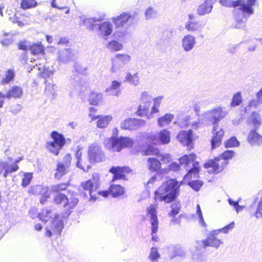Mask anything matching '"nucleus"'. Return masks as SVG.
I'll return each instance as SVG.
<instances>
[{"mask_svg": "<svg viewBox=\"0 0 262 262\" xmlns=\"http://www.w3.org/2000/svg\"><path fill=\"white\" fill-rule=\"evenodd\" d=\"M249 210L251 216H255L256 219L262 218V196L258 202L256 208H255L253 203L250 206Z\"/></svg>", "mask_w": 262, "mask_h": 262, "instance_id": "7c9ffc66", "label": "nucleus"}, {"mask_svg": "<svg viewBox=\"0 0 262 262\" xmlns=\"http://www.w3.org/2000/svg\"><path fill=\"white\" fill-rule=\"evenodd\" d=\"M101 99L102 95L100 93L92 92L90 95L89 101L90 104L96 105L98 104Z\"/></svg>", "mask_w": 262, "mask_h": 262, "instance_id": "49530a36", "label": "nucleus"}, {"mask_svg": "<svg viewBox=\"0 0 262 262\" xmlns=\"http://www.w3.org/2000/svg\"><path fill=\"white\" fill-rule=\"evenodd\" d=\"M158 12L151 7L147 8L145 12V17L146 20H152L158 17Z\"/></svg>", "mask_w": 262, "mask_h": 262, "instance_id": "ea45409f", "label": "nucleus"}, {"mask_svg": "<svg viewBox=\"0 0 262 262\" xmlns=\"http://www.w3.org/2000/svg\"><path fill=\"white\" fill-rule=\"evenodd\" d=\"M242 102L241 94L239 92L235 93L232 99L230 105L231 107L238 106Z\"/></svg>", "mask_w": 262, "mask_h": 262, "instance_id": "603ef678", "label": "nucleus"}, {"mask_svg": "<svg viewBox=\"0 0 262 262\" xmlns=\"http://www.w3.org/2000/svg\"><path fill=\"white\" fill-rule=\"evenodd\" d=\"M124 81H127L135 86L139 85L140 83V78L138 73L137 72L132 75L129 72L127 73L124 78Z\"/></svg>", "mask_w": 262, "mask_h": 262, "instance_id": "f704fd0d", "label": "nucleus"}, {"mask_svg": "<svg viewBox=\"0 0 262 262\" xmlns=\"http://www.w3.org/2000/svg\"><path fill=\"white\" fill-rule=\"evenodd\" d=\"M98 179H99L97 176L95 178V176H93V178L92 179H90L81 184L83 189L85 190L89 191L91 199L94 200L96 199L95 192L96 191V190L99 186Z\"/></svg>", "mask_w": 262, "mask_h": 262, "instance_id": "2eb2a0df", "label": "nucleus"}, {"mask_svg": "<svg viewBox=\"0 0 262 262\" xmlns=\"http://www.w3.org/2000/svg\"><path fill=\"white\" fill-rule=\"evenodd\" d=\"M196 214L198 216L200 224L202 226L206 227L207 226V225L204 220L202 212L199 204H198L196 206Z\"/></svg>", "mask_w": 262, "mask_h": 262, "instance_id": "052dcab7", "label": "nucleus"}, {"mask_svg": "<svg viewBox=\"0 0 262 262\" xmlns=\"http://www.w3.org/2000/svg\"><path fill=\"white\" fill-rule=\"evenodd\" d=\"M148 165L151 171H157L161 167V163L159 160L154 158H150L148 159Z\"/></svg>", "mask_w": 262, "mask_h": 262, "instance_id": "a19ab883", "label": "nucleus"}, {"mask_svg": "<svg viewBox=\"0 0 262 262\" xmlns=\"http://www.w3.org/2000/svg\"><path fill=\"white\" fill-rule=\"evenodd\" d=\"M15 76V73L13 70L9 69L7 71L5 76L3 78L1 83L2 84H5L9 83L10 81L13 80Z\"/></svg>", "mask_w": 262, "mask_h": 262, "instance_id": "3c124183", "label": "nucleus"}, {"mask_svg": "<svg viewBox=\"0 0 262 262\" xmlns=\"http://www.w3.org/2000/svg\"><path fill=\"white\" fill-rule=\"evenodd\" d=\"M159 150L155 148L152 145H148L145 149L142 150V152L144 155H157L159 153Z\"/></svg>", "mask_w": 262, "mask_h": 262, "instance_id": "864d4df0", "label": "nucleus"}, {"mask_svg": "<svg viewBox=\"0 0 262 262\" xmlns=\"http://www.w3.org/2000/svg\"><path fill=\"white\" fill-rule=\"evenodd\" d=\"M88 156L91 163L102 162L104 161L105 158L101 147L95 143L89 146Z\"/></svg>", "mask_w": 262, "mask_h": 262, "instance_id": "f8f14e48", "label": "nucleus"}, {"mask_svg": "<svg viewBox=\"0 0 262 262\" xmlns=\"http://www.w3.org/2000/svg\"><path fill=\"white\" fill-rule=\"evenodd\" d=\"M77 56V52L72 49L67 48L60 50L58 52V60L62 63H68L74 60Z\"/></svg>", "mask_w": 262, "mask_h": 262, "instance_id": "4468645a", "label": "nucleus"}, {"mask_svg": "<svg viewBox=\"0 0 262 262\" xmlns=\"http://www.w3.org/2000/svg\"><path fill=\"white\" fill-rule=\"evenodd\" d=\"M241 0H220L221 4L224 6L227 7H233L234 8L233 14L236 24L234 27L237 29L244 28L245 26L246 23H243L238 21L236 19V14L239 13V11H242L241 7H242Z\"/></svg>", "mask_w": 262, "mask_h": 262, "instance_id": "6e6552de", "label": "nucleus"}, {"mask_svg": "<svg viewBox=\"0 0 262 262\" xmlns=\"http://www.w3.org/2000/svg\"><path fill=\"white\" fill-rule=\"evenodd\" d=\"M181 205L179 202H173L171 206V210L168 213L169 216H175L177 215L181 209Z\"/></svg>", "mask_w": 262, "mask_h": 262, "instance_id": "8fccbe9b", "label": "nucleus"}, {"mask_svg": "<svg viewBox=\"0 0 262 262\" xmlns=\"http://www.w3.org/2000/svg\"><path fill=\"white\" fill-rule=\"evenodd\" d=\"M174 116L172 114H166L162 117H159L158 119L159 126L162 127L169 124L173 120Z\"/></svg>", "mask_w": 262, "mask_h": 262, "instance_id": "e433bc0d", "label": "nucleus"}, {"mask_svg": "<svg viewBox=\"0 0 262 262\" xmlns=\"http://www.w3.org/2000/svg\"><path fill=\"white\" fill-rule=\"evenodd\" d=\"M225 146L226 148L232 147H237L239 145V142L235 137H232L227 140L225 143Z\"/></svg>", "mask_w": 262, "mask_h": 262, "instance_id": "5fc2aeb1", "label": "nucleus"}, {"mask_svg": "<svg viewBox=\"0 0 262 262\" xmlns=\"http://www.w3.org/2000/svg\"><path fill=\"white\" fill-rule=\"evenodd\" d=\"M51 137L53 141L47 143V148L54 155H58L59 150L65 144V138L63 135L56 131H53L51 133Z\"/></svg>", "mask_w": 262, "mask_h": 262, "instance_id": "423d86ee", "label": "nucleus"}, {"mask_svg": "<svg viewBox=\"0 0 262 262\" xmlns=\"http://www.w3.org/2000/svg\"><path fill=\"white\" fill-rule=\"evenodd\" d=\"M98 26V31L102 36L107 37L113 32V25L110 22L104 21Z\"/></svg>", "mask_w": 262, "mask_h": 262, "instance_id": "cd10ccee", "label": "nucleus"}, {"mask_svg": "<svg viewBox=\"0 0 262 262\" xmlns=\"http://www.w3.org/2000/svg\"><path fill=\"white\" fill-rule=\"evenodd\" d=\"M147 212L151 226V239L153 241L157 242L158 236L154 235L157 232L159 224L156 208L154 205H151L147 208Z\"/></svg>", "mask_w": 262, "mask_h": 262, "instance_id": "ddd939ff", "label": "nucleus"}, {"mask_svg": "<svg viewBox=\"0 0 262 262\" xmlns=\"http://www.w3.org/2000/svg\"><path fill=\"white\" fill-rule=\"evenodd\" d=\"M170 132L167 129L161 130L158 135L151 134L148 137L149 142L152 144H156L159 142L162 144H167L170 142Z\"/></svg>", "mask_w": 262, "mask_h": 262, "instance_id": "dca6fc26", "label": "nucleus"}, {"mask_svg": "<svg viewBox=\"0 0 262 262\" xmlns=\"http://www.w3.org/2000/svg\"><path fill=\"white\" fill-rule=\"evenodd\" d=\"M195 158L196 155L194 154H191L190 155H185L179 159L180 163L181 164L188 165L190 163H192L193 167L189 170L187 174L185 176V177L191 176L192 174H193L194 178L198 177V174L200 171V167L199 166V163L198 162H194Z\"/></svg>", "mask_w": 262, "mask_h": 262, "instance_id": "1a4fd4ad", "label": "nucleus"}, {"mask_svg": "<svg viewBox=\"0 0 262 262\" xmlns=\"http://www.w3.org/2000/svg\"><path fill=\"white\" fill-rule=\"evenodd\" d=\"M53 74V72L52 69H50L49 67L44 66L43 68V71L42 73V76L45 79L50 78Z\"/></svg>", "mask_w": 262, "mask_h": 262, "instance_id": "69168bd1", "label": "nucleus"}, {"mask_svg": "<svg viewBox=\"0 0 262 262\" xmlns=\"http://www.w3.org/2000/svg\"><path fill=\"white\" fill-rule=\"evenodd\" d=\"M161 256L157 248L152 247L150 249V254L148 258L151 262H158Z\"/></svg>", "mask_w": 262, "mask_h": 262, "instance_id": "de8ad7c7", "label": "nucleus"}, {"mask_svg": "<svg viewBox=\"0 0 262 262\" xmlns=\"http://www.w3.org/2000/svg\"><path fill=\"white\" fill-rule=\"evenodd\" d=\"M24 94L23 89L17 85H13L10 86L9 89L6 91L5 96L7 99H20L21 98Z\"/></svg>", "mask_w": 262, "mask_h": 262, "instance_id": "4be33fe9", "label": "nucleus"}, {"mask_svg": "<svg viewBox=\"0 0 262 262\" xmlns=\"http://www.w3.org/2000/svg\"><path fill=\"white\" fill-rule=\"evenodd\" d=\"M112 119L111 116H105L99 119L97 121V126L99 128H104L107 126Z\"/></svg>", "mask_w": 262, "mask_h": 262, "instance_id": "c03bdc74", "label": "nucleus"}, {"mask_svg": "<svg viewBox=\"0 0 262 262\" xmlns=\"http://www.w3.org/2000/svg\"><path fill=\"white\" fill-rule=\"evenodd\" d=\"M109 191L113 197H116L123 194L124 189L120 184H112Z\"/></svg>", "mask_w": 262, "mask_h": 262, "instance_id": "72a5a7b5", "label": "nucleus"}, {"mask_svg": "<svg viewBox=\"0 0 262 262\" xmlns=\"http://www.w3.org/2000/svg\"><path fill=\"white\" fill-rule=\"evenodd\" d=\"M145 121L141 119L129 118L121 123V128L123 129L135 130L144 126Z\"/></svg>", "mask_w": 262, "mask_h": 262, "instance_id": "a211bd4d", "label": "nucleus"}, {"mask_svg": "<svg viewBox=\"0 0 262 262\" xmlns=\"http://www.w3.org/2000/svg\"><path fill=\"white\" fill-rule=\"evenodd\" d=\"M106 47L111 51H118L122 49L123 45L117 41L112 40L107 43Z\"/></svg>", "mask_w": 262, "mask_h": 262, "instance_id": "09e8293b", "label": "nucleus"}, {"mask_svg": "<svg viewBox=\"0 0 262 262\" xmlns=\"http://www.w3.org/2000/svg\"><path fill=\"white\" fill-rule=\"evenodd\" d=\"M70 83L72 86V90L74 91L82 90L81 87V80L79 76L74 75V77L72 78L70 80Z\"/></svg>", "mask_w": 262, "mask_h": 262, "instance_id": "37998d69", "label": "nucleus"}, {"mask_svg": "<svg viewBox=\"0 0 262 262\" xmlns=\"http://www.w3.org/2000/svg\"><path fill=\"white\" fill-rule=\"evenodd\" d=\"M103 20L101 17L84 18L82 23L84 26L89 30L94 31L95 27L98 25V22H101Z\"/></svg>", "mask_w": 262, "mask_h": 262, "instance_id": "c85d7f7f", "label": "nucleus"}, {"mask_svg": "<svg viewBox=\"0 0 262 262\" xmlns=\"http://www.w3.org/2000/svg\"><path fill=\"white\" fill-rule=\"evenodd\" d=\"M189 186L196 191H198L203 185V181L201 180H194L188 183Z\"/></svg>", "mask_w": 262, "mask_h": 262, "instance_id": "13d9d810", "label": "nucleus"}, {"mask_svg": "<svg viewBox=\"0 0 262 262\" xmlns=\"http://www.w3.org/2000/svg\"><path fill=\"white\" fill-rule=\"evenodd\" d=\"M133 143L134 141L129 137L112 138L110 149L113 151L119 152L124 147L132 146Z\"/></svg>", "mask_w": 262, "mask_h": 262, "instance_id": "9b49d317", "label": "nucleus"}, {"mask_svg": "<svg viewBox=\"0 0 262 262\" xmlns=\"http://www.w3.org/2000/svg\"><path fill=\"white\" fill-rule=\"evenodd\" d=\"M251 120L255 129H257L261 123V119L260 114L253 112L251 115Z\"/></svg>", "mask_w": 262, "mask_h": 262, "instance_id": "58836bf2", "label": "nucleus"}, {"mask_svg": "<svg viewBox=\"0 0 262 262\" xmlns=\"http://www.w3.org/2000/svg\"><path fill=\"white\" fill-rule=\"evenodd\" d=\"M192 134L193 132L191 129L188 131H181L177 135L178 140L184 145L187 146L189 148L192 147Z\"/></svg>", "mask_w": 262, "mask_h": 262, "instance_id": "aec40b11", "label": "nucleus"}, {"mask_svg": "<svg viewBox=\"0 0 262 262\" xmlns=\"http://www.w3.org/2000/svg\"><path fill=\"white\" fill-rule=\"evenodd\" d=\"M81 156H82V148L79 146L77 147V150L75 154V158L76 159L77 162L76 163V165L77 167L83 170L84 171H88L89 169L91 168V166L90 165H88L86 166V170L85 169L83 166L81 164Z\"/></svg>", "mask_w": 262, "mask_h": 262, "instance_id": "c9c22d12", "label": "nucleus"}, {"mask_svg": "<svg viewBox=\"0 0 262 262\" xmlns=\"http://www.w3.org/2000/svg\"><path fill=\"white\" fill-rule=\"evenodd\" d=\"M214 3V0H206L199 6L197 9L198 14L199 15H204L210 13L212 10Z\"/></svg>", "mask_w": 262, "mask_h": 262, "instance_id": "a878e982", "label": "nucleus"}, {"mask_svg": "<svg viewBox=\"0 0 262 262\" xmlns=\"http://www.w3.org/2000/svg\"><path fill=\"white\" fill-rule=\"evenodd\" d=\"M54 201L57 205L62 206L64 208L72 209L74 208L78 203V198L71 196L69 198L67 195L62 193H57L54 195Z\"/></svg>", "mask_w": 262, "mask_h": 262, "instance_id": "9d476101", "label": "nucleus"}, {"mask_svg": "<svg viewBox=\"0 0 262 262\" xmlns=\"http://www.w3.org/2000/svg\"><path fill=\"white\" fill-rule=\"evenodd\" d=\"M150 105V102L146 100L144 101V102H141L139 105L137 112L138 115L141 117L146 115L149 111Z\"/></svg>", "mask_w": 262, "mask_h": 262, "instance_id": "4c0bfd02", "label": "nucleus"}, {"mask_svg": "<svg viewBox=\"0 0 262 262\" xmlns=\"http://www.w3.org/2000/svg\"><path fill=\"white\" fill-rule=\"evenodd\" d=\"M68 186L67 183H61L53 185L51 189L53 192L59 193L60 191L64 190L66 189Z\"/></svg>", "mask_w": 262, "mask_h": 262, "instance_id": "680f3d73", "label": "nucleus"}, {"mask_svg": "<svg viewBox=\"0 0 262 262\" xmlns=\"http://www.w3.org/2000/svg\"><path fill=\"white\" fill-rule=\"evenodd\" d=\"M31 45L30 42L27 40H23L19 42L18 48L19 50L23 51H27L29 49L30 50Z\"/></svg>", "mask_w": 262, "mask_h": 262, "instance_id": "0e129e2a", "label": "nucleus"}, {"mask_svg": "<svg viewBox=\"0 0 262 262\" xmlns=\"http://www.w3.org/2000/svg\"><path fill=\"white\" fill-rule=\"evenodd\" d=\"M45 82L46 84V89H45L46 93L47 95H51L53 96L54 93H55V91L54 89V85L53 84H51V83H49L47 84L46 83L47 82L46 80L45 81Z\"/></svg>", "mask_w": 262, "mask_h": 262, "instance_id": "338daca9", "label": "nucleus"}, {"mask_svg": "<svg viewBox=\"0 0 262 262\" xmlns=\"http://www.w3.org/2000/svg\"><path fill=\"white\" fill-rule=\"evenodd\" d=\"M257 129H251L249 133L247 141L252 146H260L262 144V136L258 134Z\"/></svg>", "mask_w": 262, "mask_h": 262, "instance_id": "5701e85b", "label": "nucleus"}, {"mask_svg": "<svg viewBox=\"0 0 262 262\" xmlns=\"http://www.w3.org/2000/svg\"><path fill=\"white\" fill-rule=\"evenodd\" d=\"M185 28L189 31H195L200 28V25L197 22L189 21L186 23Z\"/></svg>", "mask_w": 262, "mask_h": 262, "instance_id": "bf43d9fd", "label": "nucleus"}, {"mask_svg": "<svg viewBox=\"0 0 262 262\" xmlns=\"http://www.w3.org/2000/svg\"><path fill=\"white\" fill-rule=\"evenodd\" d=\"M130 60V56L127 54H117L113 62L112 71L115 72L117 70L122 68Z\"/></svg>", "mask_w": 262, "mask_h": 262, "instance_id": "6ab92c4d", "label": "nucleus"}, {"mask_svg": "<svg viewBox=\"0 0 262 262\" xmlns=\"http://www.w3.org/2000/svg\"><path fill=\"white\" fill-rule=\"evenodd\" d=\"M135 15L130 12H124L120 15L112 18L116 28H124L128 29L134 24Z\"/></svg>", "mask_w": 262, "mask_h": 262, "instance_id": "39448f33", "label": "nucleus"}, {"mask_svg": "<svg viewBox=\"0 0 262 262\" xmlns=\"http://www.w3.org/2000/svg\"><path fill=\"white\" fill-rule=\"evenodd\" d=\"M109 171L113 174L112 182H114L117 180L125 179V173H127L128 170L127 167L112 166Z\"/></svg>", "mask_w": 262, "mask_h": 262, "instance_id": "412c9836", "label": "nucleus"}, {"mask_svg": "<svg viewBox=\"0 0 262 262\" xmlns=\"http://www.w3.org/2000/svg\"><path fill=\"white\" fill-rule=\"evenodd\" d=\"M37 4L35 0H23L21 3V8L27 9L36 6Z\"/></svg>", "mask_w": 262, "mask_h": 262, "instance_id": "4d7b16f0", "label": "nucleus"}, {"mask_svg": "<svg viewBox=\"0 0 262 262\" xmlns=\"http://www.w3.org/2000/svg\"><path fill=\"white\" fill-rule=\"evenodd\" d=\"M75 69L79 73L85 74L88 70L87 67H84L78 63H75L74 65Z\"/></svg>", "mask_w": 262, "mask_h": 262, "instance_id": "774afa93", "label": "nucleus"}, {"mask_svg": "<svg viewBox=\"0 0 262 262\" xmlns=\"http://www.w3.org/2000/svg\"><path fill=\"white\" fill-rule=\"evenodd\" d=\"M18 169V166L17 165H10L6 162H0V174L4 171L3 176L5 178H6L9 173L15 172Z\"/></svg>", "mask_w": 262, "mask_h": 262, "instance_id": "bb28decb", "label": "nucleus"}, {"mask_svg": "<svg viewBox=\"0 0 262 262\" xmlns=\"http://www.w3.org/2000/svg\"><path fill=\"white\" fill-rule=\"evenodd\" d=\"M234 223L232 222L222 228L211 232L207 238L202 241L204 246H210L218 249L220 245L223 244V242L221 239L218 238L216 235L221 232L227 233L230 230H232L234 228Z\"/></svg>", "mask_w": 262, "mask_h": 262, "instance_id": "20e7f679", "label": "nucleus"}, {"mask_svg": "<svg viewBox=\"0 0 262 262\" xmlns=\"http://www.w3.org/2000/svg\"><path fill=\"white\" fill-rule=\"evenodd\" d=\"M242 7V11L236 14V19L243 23H246L248 17L254 13L253 6L255 5L256 0H241Z\"/></svg>", "mask_w": 262, "mask_h": 262, "instance_id": "0eeeda50", "label": "nucleus"}, {"mask_svg": "<svg viewBox=\"0 0 262 262\" xmlns=\"http://www.w3.org/2000/svg\"><path fill=\"white\" fill-rule=\"evenodd\" d=\"M227 115V112L224 110L222 107H217L208 111L203 114V117L207 121L213 125V137L211 140V147L214 149L219 147L222 142L224 135L223 128L219 129V122L222 120Z\"/></svg>", "mask_w": 262, "mask_h": 262, "instance_id": "f257e3e1", "label": "nucleus"}, {"mask_svg": "<svg viewBox=\"0 0 262 262\" xmlns=\"http://www.w3.org/2000/svg\"><path fill=\"white\" fill-rule=\"evenodd\" d=\"M122 82L117 80H113L111 85L106 89L105 92L110 96H118L120 93V88Z\"/></svg>", "mask_w": 262, "mask_h": 262, "instance_id": "c756f323", "label": "nucleus"}, {"mask_svg": "<svg viewBox=\"0 0 262 262\" xmlns=\"http://www.w3.org/2000/svg\"><path fill=\"white\" fill-rule=\"evenodd\" d=\"M180 186L178 182L173 179L163 183L155 192V200L166 203L173 201L179 194Z\"/></svg>", "mask_w": 262, "mask_h": 262, "instance_id": "f03ea898", "label": "nucleus"}, {"mask_svg": "<svg viewBox=\"0 0 262 262\" xmlns=\"http://www.w3.org/2000/svg\"><path fill=\"white\" fill-rule=\"evenodd\" d=\"M30 51L33 55L43 54L44 47L40 42L35 43L31 45Z\"/></svg>", "mask_w": 262, "mask_h": 262, "instance_id": "79ce46f5", "label": "nucleus"}, {"mask_svg": "<svg viewBox=\"0 0 262 262\" xmlns=\"http://www.w3.org/2000/svg\"><path fill=\"white\" fill-rule=\"evenodd\" d=\"M52 215L51 209H46L43 210L42 213L38 214V217L42 222H47L49 221L50 217H52Z\"/></svg>", "mask_w": 262, "mask_h": 262, "instance_id": "a18cd8bd", "label": "nucleus"}, {"mask_svg": "<svg viewBox=\"0 0 262 262\" xmlns=\"http://www.w3.org/2000/svg\"><path fill=\"white\" fill-rule=\"evenodd\" d=\"M196 44L195 38L192 35H185L182 40V47L185 52L192 50Z\"/></svg>", "mask_w": 262, "mask_h": 262, "instance_id": "393cba45", "label": "nucleus"}, {"mask_svg": "<svg viewBox=\"0 0 262 262\" xmlns=\"http://www.w3.org/2000/svg\"><path fill=\"white\" fill-rule=\"evenodd\" d=\"M63 228V223L61 221L59 216L55 215L54 220L52 221L50 229L48 228H46V235L48 237H51L52 234V232L54 234H60Z\"/></svg>", "mask_w": 262, "mask_h": 262, "instance_id": "f3484780", "label": "nucleus"}, {"mask_svg": "<svg viewBox=\"0 0 262 262\" xmlns=\"http://www.w3.org/2000/svg\"><path fill=\"white\" fill-rule=\"evenodd\" d=\"M69 170V168L63 165V164L58 162L54 177L56 179H60L62 176L66 174Z\"/></svg>", "mask_w": 262, "mask_h": 262, "instance_id": "473e14b6", "label": "nucleus"}, {"mask_svg": "<svg viewBox=\"0 0 262 262\" xmlns=\"http://www.w3.org/2000/svg\"><path fill=\"white\" fill-rule=\"evenodd\" d=\"M32 179V174L31 173H26L24 175V177L22 179L21 185L23 187H26L28 186Z\"/></svg>", "mask_w": 262, "mask_h": 262, "instance_id": "e2e57ef3", "label": "nucleus"}, {"mask_svg": "<svg viewBox=\"0 0 262 262\" xmlns=\"http://www.w3.org/2000/svg\"><path fill=\"white\" fill-rule=\"evenodd\" d=\"M235 152L232 150H226L219 156L214 158L213 160H209L205 163L204 166L206 168H212L213 173H217L222 171L228 165V160L231 159L234 156Z\"/></svg>", "mask_w": 262, "mask_h": 262, "instance_id": "7ed1b4c3", "label": "nucleus"}, {"mask_svg": "<svg viewBox=\"0 0 262 262\" xmlns=\"http://www.w3.org/2000/svg\"><path fill=\"white\" fill-rule=\"evenodd\" d=\"M169 256L171 259L177 256L185 257L186 255V251L179 245H172L168 248Z\"/></svg>", "mask_w": 262, "mask_h": 262, "instance_id": "b1692460", "label": "nucleus"}, {"mask_svg": "<svg viewBox=\"0 0 262 262\" xmlns=\"http://www.w3.org/2000/svg\"><path fill=\"white\" fill-rule=\"evenodd\" d=\"M4 38L1 40V43L4 46H8L14 41L13 36L9 33L4 34Z\"/></svg>", "mask_w": 262, "mask_h": 262, "instance_id": "6e6d98bb", "label": "nucleus"}, {"mask_svg": "<svg viewBox=\"0 0 262 262\" xmlns=\"http://www.w3.org/2000/svg\"><path fill=\"white\" fill-rule=\"evenodd\" d=\"M200 121L197 120L195 121L191 120L190 116H188L184 118L179 125L181 127H185L190 126L193 129H197L199 127Z\"/></svg>", "mask_w": 262, "mask_h": 262, "instance_id": "2f4dec72", "label": "nucleus"}]
</instances>
